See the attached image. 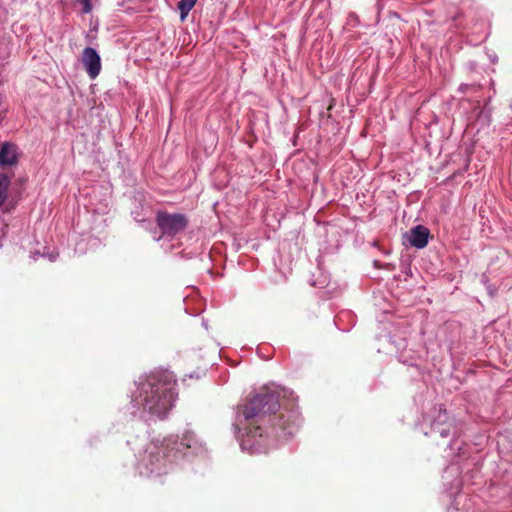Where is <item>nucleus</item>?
Instances as JSON below:
<instances>
[{"mask_svg":"<svg viewBox=\"0 0 512 512\" xmlns=\"http://www.w3.org/2000/svg\"><path fill=\"white\" fill-rule=\"evenodd\" d=\"M278 408V396L267 390L256 394L243 406H238L233 427L243 450L250 453L266 452L261 424L266 414L274 413Z\"/></svg>","mask_w":512,"mask_h":512,"instance_id":"obj_1","label":"nucleus"},{"mask_svg":"<svg viewBox=\"0 0 512 512\" xmlns=\"http://www.w3.org/2000/svg\"><path fill=\"white\" fill-rule=\"evenodd\" d=\"M156 220L162 233L166 235H175L183 231L187 225V220L182 214L159 212Z\"/></svg>","mask_w":512,"mask_h":512,"instance_id":"obj_4","label":"nucleus"},{"mask_svg":"<svg viewBox=\"0 0 512 512\" xmlns=\"http://www.w3.org/2000/svg\"><path fill=\"white\" fill-rule=\"evenodd\" d=\"M174 377L169 372L152 374L141 382L134 396V403L151 418H164L175 401Z\"/></svg>","mask_w":512,"mask_h":512,"instance_id":"obj_2","label":"nucleus"},{"mask_svg":"<svg viewBox=\"0 0 512 512\" xmlns=\"http://www.w3.org/2000/svg\"><path fill=\"white\" fill-rule=\"evenodd\" d=\"M428 238L429 230L422 225L412 228L404 235L405 242H408L411 246L418 249H422L427 245Z\"/></svg>","mask_w":512,"mask_h":512,"instance_id":"obj_7","label":"nucleus"},{"mask_svg":"<svg viewBox=\"0 0 512 512\" xmlns=\"http://www.w3.org/2000/svg\"><path fill=\"white\" fill-rule=\"evenodd\" d=\"M18 202L17 193L11 188L10 179L5 174H0V210L10 212Z\"/></svg>","mask_w":512,"mask_h":512,"instance_id":"obj_5","label":"nucleus"},{"mask_svg":"<svg viewBox=\"0 0 512 512\" xmlns=\"http://www.w3.org/2000/svg\"><path fill=\"white\" fill-rule=\"evenodd\" d=\"M82 5H83V13H89L91 12L92 10V3H91V0H82Z\"/></svg>","mask_w":512,"mask_h":512,"instance_id":"obj_11","label":"nucleus"},{"mask_svg":"<svg viewBox=\"0 0 512 512\" xmlns=\"http://www.w3.org/2000/svg\"><path fill=\"white\" fill-rule=\"evenodd\" d=\"M196 2L197 0H181L178 3V9L180 11V18L182 21L187 17Z\"/></svg>","mask_w":512,"mask_h":512,"instance_id":"obj_9","label":"nucleus"},{"mask_svg":"<svg viewBox=\"0 0 512 512\" xmlns=\"http://www.w3.org/2000/svg\"><path fill=\"white\" fill-rule=\"evenodd\" d=\"M448 432V428L444 423L434 422L431 427V435L436 436L439 435L442 438H445Z\"/></svg>","mask_w":512,"mask_h":512,"instance_id":"obj_10","label":"nucleus"},{"mask_svg":"<svg viewBox=\"0 0 512 512\" xmlns=\"http://www.w3.org/2000/svg\"><path fill=\"white\" fill-rule=\"evenodd\" d=\"M193 435L189 432L185 433L180 442L174 437L166 438L161 445L151 443L146 451L145 457L142 459V468L140 473L146 476L152 474L161 475L165 472L166 462L164 458H176L177 452L191 448L193 445Z\"/></svg>","mask_w":512,"mask_h":512,"instance_id":"obj_3","label":"nucleus"},{"mask_svg":"<svg viewBox=\"0 0 512 512\" xmlns=\"http://www.w3.org/2000/svg\"><path fill=\"white\" fill-rule=\"evenodd\" d=\"M81 61L91 79H95L101 71V58L92 47H86L82 52Z\"/></svg>","mask_w":512,"mask_h":512,"instance_id":"obj_6","label":"nucleus"},{"mask_svg":"<svg viewBox=\"0 0 512 512\" xmlns=\"http://www.w3.org/2000/svg\"><path fill=\"white\" fill-rule=\"evenodd\" d=\"M17 159V148L15 145L10 143H4L0 151V164L1 165H12Z\"/></svg>","mask_w":512,"mask_h":512,"instance_id":"obj_8","label":"nucleus"}]
</instances>
